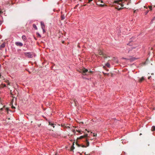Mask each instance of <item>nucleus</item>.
Instances as JSON below:
<instances>
[{
	"instance_id": "nucleus-25",
	"label": "nucleus",
	"mask_w": 155,
	"mask_h": 155,
	"mask_svg": "<svg viewBox=\"0 0 155 155\" xmlns=\"http://www.w3.org/2000/svg\"><path fill=\"white\" fill-rule=\"evenodd\" d=\"M149 8L150 10H152V6H149Z\"/></svg>"
},
{
	"instance_id": "nucleus-26",
	"label": "nucleus",
	"mask_w": 155,
	"mask_h": 155,
	"mask_svg": "<svg viewBox=\"0 0 155 155\" xmlns=\"http://www.w3.org/2000/svg\"><path fill=\"white\" fill-rule=\"evenodd\" d=\"M123 8H116L119 11L121 9H123Z\"/></svg>"
},
{
	"instance_id": "nucleus-29",
	"label": "nucleus",
	"mask_w": 155,
	"mask_h": 155,
	"mask_svg": "<svg viewBox=\"0 0 155 155\" xmlns=\"http://www.w3.org/2000/svg\"><path fill=\"white\" fill-rule=\"evenodd\" d=\"M89 72L91 73H93V71H91L90 70H89Z\"/></svg>"
},
{
	"instance_id": "nucleus-9",
	"label": "nucleus",
	"mask_w": 155,
	"mask_h": 155,
	"mask_svg": "<svg viewBox=\"0 0 155 155\" xmlns=\"http://www.w3.org/2000/svg\"><path fill=\"white\" fill-rule=\"evenodd\" d=\"M61 20H64L65 18V16L64 15L62 14L61 15Z\"/></svg>"
},
{
	"instance_id": "nucleus-40",
	"label": "nucleus",
	"mask_w": 155,
	"mask_h": 155,
	"mask_svg": "<svg viewBox=\"0 0 155 155\" xmlns=\"http://www.w3.org/2000/svg\"><path fill=\"white\" fill-rule=\"evenodd\" d=\"M90 132V131H87V132Z\"/></svg>"
},
{
	"instance_id": "nucleus-3",
	"label": "nucleus",
	"mask_w": 155,
	"mask_h": 155,
	"mask_svg": "<svg viewBox=\"0 0 155 155\" xmlns=\"http://www.w3.org/2000/svg\"><path fill=\"white\" fill-rule=\"evenodd\" d=\"M24 54L26 57L29 58H31L33 57V52H25Z\"/></svg>"
},
{
	"instance_id": "nucleus-13",
	"label": "nucleus",
	"mask_w": 155,
	"mask_h": 155,
	"mask_svg": "<svg viewBox=\"0 0 155 155\" xmlns=\"http://www.w3.org/2000/svg\"><path fill=\"white\" fill-rule=\"evenodd\" d=\"M4 81H5V83H7V84L8 85H10V83L9 82L8 80H5Z\"/></svg>"
},
{
	"instance_id": "nucleus-1",
	"label": "nucleus",
	"mask_w": 155,
	"mask_h": 155,
	"mask_svg": "<svg viewBox=\"0 0 155 155\" xmlns=\"http://www.w3.org/2000/svg\"><path fill=\"white\" fill-rule=\"evenodd\" d=\"M92 132H91L89 135L88 136L87 134H85L83 136H81L79 138V139H81L82 142H83V144H81V146L82 147H87L89 145V138H91L90 140H92L94 139H91L90 137L91 135H92Z\"/></svg>"
},
{
	"instance_id": "nucleus-35",
	"label": "nucleus",
	"mask_w": 155,
	"mask_h": 155,
	"mask_svg": "<svg viewBox=\"0 0 155 155\" xmlns=\"http://www.w3.org/2000/svg\"><path fill=\"white\" fill-rule=\"evenodd\" d=\"M78 6V5H77L75 6V7H77V6Z\"/></svg>"
},
{
	"instance_id": "nucleus-11",
	"label": "nucleus",
	"mask_w": 155,
	"mask_h": 155,
	"mask_svg": "<svg viewBox=\"0 0 155 155\" xmlns=\"http://www.w3.org/2000/svg\"><path fill=\"white\" fill-rule=\"evenodd\" d=\"M6 87V85L5 84H2L0 85V87H1V88H3V87Z\"/></svg>"
},
{
	"instance_id": "nucleus-8",
	"label": "nucleus",
	"mask_w": 155,
	"mask_h": 155,
	"mask_svg": "<svg viewBox=\"0 0 155 155\" xmlns=\"http://www.w3.org/2000/svg\"><path fill=\"white\" fill-rule=\"evenodd\" d=\"M144 77H143L141 78H140L139 80V82L140 83H141L144 80Z\"/></svg>"
},
{
	"instance_id": "nucleus-27",
	"label": "nucleus",
	"mask_w": 155,
	"mask_h": 155,
	"mask_svg": "<svg viewBox=\"0 0 155 155\" xmlns=\"http://www.w3.org/2000/svg\"><path fill=\"white\" fill-rule=\"evenodd\" d=\"M5 110L6 111H8V108H5Z\"/></svg>"
},
{
	"instance_id": "nucleus-34",
	"label": "nucleus",
	"mask_w": 155,
	"mask_h": 155,
	"mask_svg": "<svg viewBox=\"0 0 155 155\" xmlns=\"http://www.w3.org/2000/svg\"><path fill=\"white\" fill-rule=\"evenodd\" d=\"M0 104H2V102L1 101V99L0 98Z\"/></svg>"
},
{
	"instance_id": "nucleus-12",
	"label": "nucleus",
	"mask_w": 155,
	"mask_h": 155,
	"mask_svg": "<svg viewBox=\"0 0 155 155\" xmlns=\"http://www.w3.org/2000/svg\"><path fill=\"white\" fill-rule=\"evenodd\" d=\"M98 54L100 55H102V56L103 54H103V53L101 51L99 50L98 51Z\"/></svg>"
},
{
	"instance_id": "nucleus-19",
	"label": "nucleus",
	"mask_w": 155,
	"mask_h": 155,
	"mask_svg": "<svg viewBox=\"0 0 155 155\" xmlns=\"http://www.w3.org/2000/svg\"><path fill=\"white\" fill-rule=\"evenodd\" d=\"M49 125H51L52 127H53L54 128V124H53L50 122H49Z\"/></svg>"
},
{
	"instance_id": "nucleus-10",
	"label": "nucleus",
	"mask_w": 155,
	"mask_h": 155,
	"mask_svg": "<svg viewBox=\"0 0 155 155\" xmlns=\"http://www.w3.org/2000/svg\"><path fill=\"white\" fill-rule=\"evenodd\" d=\"M22 38L23 41H25L27 39V38L25 35H23L22 36Z\"/></svg>"
},
{
	"instance_id": "nucleus-20",
	"label": "nucleus",
	"mask_w": 155,
	"mask_h": 155,
	"mask_svg": "<svg viewBox=\"0 0 155 155\" xmlns=\"http://www.w3.org/2000/svg\"><path fill=\"white\" fill-rule=\"evenodd\" d=\"M102 56L104 58H107V56L104 54H103V55Z\"/></svg>"
},
{
	"instance_id": "nucleus-33",
	"label": "nucleus",
	"mask_w": 155,
	"mask_h": 155,
	"mask_svg": "<svg viewBox=\"0 0 155 155\" xmlns=\"http://www.w3.org/2000/svg\"><path fill=\"white\" fill-rule=\"evenodd\" d=\"M151 78V76H150V77H149L148 78V79H150Z\"/></svg>"
},
{
	"instance_id": "nucleus-38",
	"label": "nucleus",
	"mask_w": 155,
	"mask_h": 155,
	"mask_svg": "<svg viewBox=\"0 0 155 155\" xmlns=\"http://www.w3.org/2000/svg\"><path fill=\"white\" fill-rule=\"evenodd\" d=\"M15 108V107H12V108Z\"/></svg>"
},
{
	"instance_id": "nucleus-39",
	"label": "nucleus",
	"mask_w": 155,
	"mask_h": 155,
	"mask_svg": "<svg viewBox=\"0 0 155 155\" xmlns=\"http://www.w3.org/2000/svg\"><path fill=\"white\" fill-rule=\"evenodd\" d=\"M101 5V6H103V5Z\"/></svg>"
},
{
	"instance_id": "nucleus-36",
	"label": "nucleus",
	"mask_w": 155,
	"mask_h": 155,
	"mask_svg": "<svg viewBox=\"0 0 155 155\" xmlns=\"http://www.w3.org/2000/svg\"><path fill=\"white\" fill-rule=\"evenodd\" d=\"M101 3H103V1H101Z\"/></svg>"
},
{
	"instance_id": "nucleus-6",
	"label": "nucleus",
	"mask_w": 155,
	"mask_h": 155,
	"mask_svg": "<svg viewBox=\"0 0 155 155\" xmlns=\"http://www.w3.org/2000/svg\"><path fill=\"white\" fill-rule=\"evenodd\" d=\"M40 24L41 28H45V25L44 22L41 21V22Z\"/></svg>"
},
{
	"instance_id": "nucleus-7",
	"label": "nucleus",
	"mask_w": 155,
	"mask_h": 155,
	"mask_svg": "<svg viewBox=\"0 0 155 155\" xmlns=\"http://www.w3.org/2000/svg\"><path fill=\"white\" fill-rule=\"evenodd\" d=\"M2 13V12L0 10V25L2 24V17L1 15V13Z\"/></svg>"
},
{
	"instance_id": "nucleus-2",
	"label": "nucleus",
	"mask_w": 155,
	"mask_h": 155,
	"mask_svg": "<svg viewBox=\"0 0 155 155\" xmlns=\"http://www.w3.org/2000/svg\"><path fill=\"white\" fill-rule=\"evenodd\" d=\"M127 0H117L114 1V2L119 5H120L122 7L124 6V4L128 5V2H127Z\"/></svg>"
},
{
	"instance_id": "nucleus-4",
	"label": "nucleus",
	"mask_w": 155,
	"mask_h": 155,
	"mask_svg": "<svg viewBox=\"0 0 155 155\" xmlns=\"http://www.w3.org/2000/svg\"><path fill=\"white\" fill-rule=\"evenodd\" d=\"M88 71V70L84 68L82 70V71H81V72L82 73V74L84 75H86L87 74H86V73Z\"/></svg>"
},
{
	"instance_id": "nucleus-15",
	"label": "nucleus",
	"mask_w": 155,
	"mask_h": 155,
	"mask_svg": "<svg viewBox=\"0 0 155 155\" xmlns=\"http://www.w3.org/2000/svg\"><path fill=\"white\" fill-rule=\"evenodd\" d=\"M33 28L35 30H37L38 28H37V27L35 24H33Z\"/></svg>"
},
{
	"instance_id": "nucleus-30",
	"label": "nucleus",
	"mask_w": 155,
	"mask_h": 155,
	"mask_svg": "<svg viewBox=\"0 0 155 155\" xmlns=\"http://www.w3.org/2000/svg\"><path fill=\"white\" fill-rule=\"evenodd\" d=\"M155 19V17L152 20V21L153 22V21H154Z\"/></svg>"
},
{
	"instance_id": "nucleus-22",
	"label": "nucleus",
	"mask_w": 155,
	"mask_h": 155,
	"mask_svg": "<svg viewBox=\"0 0 155 155\" xmlns=\"http://www.w3.org/2000/svg\"><path fill=\"white\" fill-rule=\"evenodd\" d=\"M74 148V147L73 145L71 147V150H73Z\"/></svg>"
},
{
	"instance_id": "nucleus-5",
	"label": "nucleus",
	"mask_w": 155,
	"mask_h": 155,
	"mask_svg": "<svg viewBox=\"0 0 155 155\" xmlns=\"http://www.w3.org/2000/svg\"><path fill=\"white\" fill-rule=\"evenodd\" d=\"M15 45L18 46L22 47L23 46V44L19 42H16L15 43Z\"/></svg>"
},
{
	"instance_id": "nucleus-17",
	"label": "nucleus",
	"mask_w": 155,
	"mask_h": 155,
	"mask_svg": "<svg viewBox=\"0 0 155 155\" xmlns=\"http://www.w3.org/2000/svg\"><path fill=\"white\" fill-rule=\"evenodd\" d=\"M36 34L37 37H39L40 38H41V36L39 33L37 32Z\"/></svg>"
},
{
	"instance_id": "nucleus-18",
	"label": "nucleus",
	"mask_w": 155,
	"mask_h": 155,
	"mask_svg": "<svg viewBox=\"0 0 155 155\" xmlns=\"http://www.w3.org/2000/svg\"><path fill=\"white\" fill-rule=\"evenodd\" d=\"M151 130L152 131H154L155 130V126H153L151 128Z\"/></svg>"
},
{
	"instance_id": "nucleus-21",
	"label": "nucleus",
	"mask_w": 155,
	"mask_h": 155,
	"mask_svg": "<svg viewBox=\"0 0 155 155\" xmlns=\"http://www.w3.org/2000/svg\"><path fill=\"white\" fill-rule=\"evenodd\" d=\"M92 152H91L90 153L88 154H86V153L85 152L84 153V154L85 155H92Z\"/></svg>"
},
{
	"instance_id": "nucleus-16",
	"label": "nucleus",
	"mask_w": 155,
	"mask_h": 155,
	"mask_svg": "<svg viewBox=\"0 0 155 155\" xmlns=\"http://www.w3.org/2000/svg\"><path fill=\"white\" fill-rule=\"evenodd\" d=\"M105 65L108 68L110 67V64L109 63H107L105 64Z\"/></svg>"
},
{
	"instance_id": "nucleus-23",
	"label": "nucleus",
	"mask_w": 155,
	"mask_h": 155,
	"mask_svg": "<svg viewBox=\"0 0 155 155\" xmlns=\"http://www.w3.org/2000/svg\"><path fill=\"white\" fill-rule=\"evenodd\" d=\"M42 29L43 30V33H45V28Z\"/></svg>"
},
{
	"instance_id": "nucleus-28",
	"label": "nucleus",
	"mask_w": 155,
	"mask_h": 155,
	"mask_svg": "<svg viewBox=\"0 0 155 155\" xmlns=\"http://www.w3.org/2000/svg\"><path fill=\"white\" fill-rule=\"evenodd\" d=\"M93 0H88V3H90L91 1H92Z\"/></svg>"
},
{
	"instance_id": "nucleus-24",
	"label": "nucleus",
	"mask_w": 155,
	"mask_h": 155,
	"mask_svg": "<svg viewBox=\"0 0 155 155\" xmlns=\"http://www.w3.org/2000/svg\"><path fill=\"white\" fill-rule=\"evenodd\" d=\"M96 136H97V134H95V133H94L93 134V137H95Z\"/></svg>"
},
{
	"instance_id": "nucleus-14",
	"label": "nucleus",
	"mask_w": 155,
	"mask_h": 155,
	"mask_svg": "<svg viewBox=\"0 0 155 155\" xmlns=\"http://www.w3.org/2000/svg\"><path fill=\"white\" fill-rule=\"evenodd\" d=\"M5 46V45L4 43L2 44L1 45H0V48L1 49L2 48H4Z\"/></svg>"
},
{
	"instance_id": "nucleus-32",
	"label": "nucleus",
	"mask_w": 155,
	"mask_h": 155,
	"mask_svg": "<svg viewBox=\"0 0 155 155\" xmlns=\"http://www.w3.org/2000/svg\"><path fill=\"white\" fill-rule=\"evenodd\" d=\"M77 131L79 133H81V131L80 130H77Z\"/></svg>"
},
{
	"instance_id": "nucleus-41",
	"label": "nucleus",
	"mask_w": 155,
	"mask_h": 155,
	"mask_svg": "<svg viewBox=\"0 0 155 155\" xmlns=\"http://www.w3.org/2000/svg\"><path fill=\"white\" fill-rule=\"evenodd\" d=\"M84 5V6H86V4H85V5Z\"/></svg>"
},
{
	"instance_id": "nucleus-31",
	"label": "nucleus",
	"mask_w": 155,
	"mask_h": 155,
	"mask_svg": "<svg viewBox=\"0 0 155 155\" xmlns=\"http://www.w3.org/2000/svg\"><path fill=\"white\" fill-rule=\"evenodd\" d=\"M4 108H5V107H3L2 108H1V110H3V109H4Z\"/></svg>"
},
{
	"instance_id": "nucleus-37",
	"label": "nucleus",
	"mask_w": 155,
	"mask_h": 155,
	"mask_svg": "<svg viewBox=\"0 0 155 155\" xmlns=\"http://www.w3.org/2000/svg\"><path fill=\"white\" fill-rule=\"evenodd\" d=\"M64 41H63L62 42V43H64Z\"/></svg>"
}]
</instances>
